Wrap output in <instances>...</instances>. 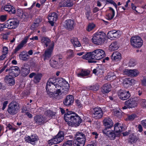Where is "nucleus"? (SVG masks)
I'll use <instances>...</instances> for the list:
<instances>
[{
  "instance_id": "1",
  "label": "nucleus",
  "mask_w": 146,
  "mask_h": 146,
  "mask_svg": "<svg viewBox=\"0 0 146 146\" xmlns=\"http://www.w3.org/2000/svg\"><path fill=\"white\" fill-rule=\"evenodd\" d=\"M69 85L68 82L62 78H50L46 83V90L47 94L53 99H59L62 92L65 94L69 91Z\"/></svg>"
},
{
  "instance_id": "2",
  "label": "nucleus",
  "mask_w": 146,
  "mask_h": 146,
  "mask_svg": "<svg viewBox=\"0 0 146 146\" xmlns=\"http://www.w3.org/2000/svg\"><path fill=\"white\" fill-rule=\"evenodd\" d=\"M106 55L104 51L101 49H98L94 50L92 52L87 53L82 56L83 59L88 60L89 63H96L94 60H99L104 57Z\"/></svg>"
},
{
  "instance_id": "3",
  "label": "nucleus",
  "mask_w": 146,
  "mask_h": 146,
  "mask_svg": "<svg viewBox=\"0 0 146 146\" xmlns=\"http://www.w3.org/2000/svg\"><path fill=\"white\" fill-rule=\"evenodd\" d=\"M72 113V111L68 112L65 114L64 119L69 126L76 127L82 122V120L78 114Z\"/></svg>"
},
{
  "instance_id": "4",
  "label": "nucleus",
  "mask_w": 146,
  "mask_h": 146,
  "mask_svg": "<svg viewBox=\"0 0 146 146\" xmlns=\"http://www.w3.org/2000/svg\"><path fill=\"white\" fill-rule=\"evenodd\" d=\"M106 37V35L104 32H97L93 35L92 40L95 44L100 45L104 42Z\"/></svg>"
},
{
  "instance_id": "5",
  "label": "nucleus",
  "mask_w": 146,
  "mask_h": 146,
  "mask_svg": "<svg viewBox=\"0 0 146 146\" xmlns=\"http://www.w3.org/2000/svg\"><path fill=\"white\" fill-rule=\"evenodd\" d=\"M62 56H56L55 58L57 61L51 59L50 61V66L54 68H59L61 67L64 63V61L62 60Z\"/></svg>"
},
{
  "instance_id": "6",
  "label": "nucleus",
  "mask_w": 146,
  "mask_h": 146,
  "mask_svg": "<svg viewBox=\"0 0 146 146\" xmlns=\"http://www.w3.org/2000/svg\"><path fill=\"white\" fill-rule=\"evenodd\" d=\"M20 108L17 102H12L9 105L7 111L10 114L15 115L19 111Z\"/></svg>"
},
{
  "instance_id": "7",
  "label": "nucleus",
  "mask_w": 146,
  "mask_h": 146,
  "mask_svg": "<svg viewBox=\"0 0 146 146\" xmlns=\"http://www.w3.org/2000/svg\"><path fill=\"white\" fill-rule=\"evenodd\" d=\"M130 42L131 46L134 48H140L143 44L142 39L139 36L132 37L131 38Z\"/></svg>"
},
{
  "instance_id": "8",
  "label": "nucleus",
  "mask_w": 146,
  "mask_h": 146,
  "mask_svg": "<svg viewBox=\"0 0 146 146\" xmlns=\"http://www.w3.org/2000/svg\"><path fill=\"white\" fill-rule=\"evenodd\" d=\"M54 46V43L52 42L45 50L44 54L43 55L44 57V60L48 59L51 57L53 52Z\"/></svg>"
},
{
  "instance_id": "9",
  "label": "nucleus",
  "mask_w": 146,
  "mask_h": 146,
  "mask_svg": "<svg viewBox=\"0 0 146 146\" xmlns=\"http://www.w3.org/2000/svg\"><path fill=\"white\" fill-rule=\"evenodd\" d=\"M121 34V31L118 30H113L108 33L107 36L109 39L113 40L119 37Z\"/></svg>"
},
{
  "instance_id": "10",
  "label": "nucleus",
  "mask_w": 146,
  "mask_h": 146,
  "mask_svg": "<svg viewBox=\"0 0 146 146\" xmlns=\"http://www.w3.org/2000/svg\"><path fill=\"white\" fill-rule=\"evenodd\" d=\"M119 98L123 100H125L128 99L130 96V94L129 91L124 90H120L117 93Z\"/></svg>"
},
{
  "instance_id": "11",
  "label": "nucleus",
  "mask_w": 146,
  "mask_h": 146,
  "mask_svg": "<svg viewBox=\"0 0 146 146\" xmlns=\"http://www.w3.org/2000/svg\"><path fill=\"white\" fill-rule=\"evenodd\" d=\"M5 72H8V73L13 77H16L18 76L20 71L18 67L13 66L10 67L9 69H6Z\"/></svg>"
},
{
  "instance_id": "12",
  "label": "nucleus",
  "mask_w": 146,
  "mask_h": 146,
  "mask_svg": "<svg viewBox=\"0 0 146 146\" xmlns=\"http://www.w3.org/2000/svg\"><path fill=\"white\" fill-rule=\"evenodd\" d=\"M25 139L27 142L34 145L36 142L38 140V137L35 134L31 135V136H26L25 137Z\"/></svg>"
},
{
  "instance_id": "13",
  "label": "nucleus",
  "mask_w": 146,
  "mask_h": 146,
  "mask_svg": "<svg viewBox=\"0 0 146 146\" xmlns=\"http://www.w3.org/2000/svg\"><path fill=\"white\" fill-rule=\"evenodd\" d=\"M5 24L6 28L9 29H15L18 26L19 21L17 19H13L6 23Z\"/></svg>"
},
{
  "instance_id": "14",
  "label": "nucleus",
  "mask_w": 146,
  "mask_h": 146,
  "mask_svg": "<svg viewBox=\"0 0 146 146\" xmlns=\"http://www.w3.org/2000/svg\"><path fill=\"white\" fill-rule=\"evenodd\" d=\"M138 102L136 99V98H130L128 100L126 101L125 102V105L127 106L128 108H133L137 105Z\"/></svg>"
},
{
  "instance_id": "15",
  "label": "nucleus",
  "mask_w": 146,
  "mask_h": 146,
  "mask_svg": "<svg viewBox=\"0 0 146 146\" xmlns=\"http://www.w3.org/2000/svg\"><path fill=\"white\" fill-rule=\"evenodd\" d=\"M123 74L129 76L136 77L138 75L139 72L136 69H125L123 71Z\"/></svg>"
},
{
  "instance_id": "16",
  "label": "nucleus",
  "mask_w": 146,
  "mask_h": 146,
  "mask_svg": "<svg viewBox=\"0 0 146 146\" xmlns=\"http://www.w3.org/2000/svg\"><path fill=\"white\" fill-rule=\"evenodd\" d=\"M113 4L117 9V5L112 0H98L97 5L98 7H100L102 4H104L105 6L106 4Z\"/></svg>"
},
{
  "instance_id": "17",
  "label": "nucleus",
  "mask_w": 146,
  "mask_h": 146,
  "mask_svg": "<svg viewBox=\"0 0 146 146\" xmlns=\"http://www.w3.org/2000/svg\"><path fill=\"white\" fill-rule=\"evenodd\" d=\"M94 110L93 114L96 119L100 118L103 116V112L100 108L96 107L94 108Z\"/></svg>"
},
{
  "instance_id": "18",
  "label": "nucleus",
  "mask_w": 146,
  "mask_h": 146,
  "mask_svg": "<svg viewBox=\"0 0 146 146\" xmlns=\"http://www.w3.org/2000/svg\"><path fill=\"white\" fill-rule=\"evenodd\" d=\"M124 130V128L121 125L117 123L114 125V131L116 135L118 137H119L121 133Z\"/></svg>"
},
{
  "instance_id": "19",
  "label": "nucleus",
  "mask_w": 146,
  "mask_h": 146,
  "mask_svg": "<svg viewBox=\"0 0 146 146\" xmlns=\"http://www.w3.org/2000/svg\"><path fill=\"white\" fill-rule=\"evenodd\" d=\"M57 18V15L55 13H51L49 14L48 18L49 22L51 26H54V24Z\"/></svg>"
},
{
  "instance_id": "20",
  "label": "nucleus",
  "mask_w": 146,
  "mask_h": 146,
  "mask_svg": "<svg viewBox=\"0 0 146 146\" xmlns=\"http://www.w3.org/2000/svg\"><path fill=\"white\" fill-rule=\"evenodd\" d=\"M64 26L69 31L72 30L74 28V22L71 19L66 20Z\"/></svg>"
},
{
  "instance_id": "21",
  "label": "nucleus",
  "mask_w": 146,
  "mask_h": 146,
  "mask_svg": "<svg viewBox=\"0 0 146 146\" xmlns=\"http://www.w3.org/2000/svg\"><path fill=\"white\" fill-rule=\"evenodd\" d=\"M136 82V81L134 79L125 78L123 81V84L125 87L127 88L135 84Z\"/></svg>"
},
{
  "instance_id": "22",
  "label": "nucleus",
  "mask_w": 146,
  "mask_h": 146,
  "mask_svg": "<svg viewBox=\"0 0 146 146\" xmlns=\"http://www.w3.org/2000/svg\"><path fill=\"white\" fill-rule=\"evenodd\" d=\"M103 133L108 136L111 139H114L116 136H117L115 133H113L112 131L108 130L107 129H105L103 130Z\"/></svg>"
},
{
  "instance_id": "23",
  "label": "nucleus",
  "mask_w": 146,
  "mask_h": 146,
  "mask_svg": "<svg viewBox=\"0 0 146 146\" xmlns=\"http://www.w3.org/2000/svg\"><path fill=\"white\" fill-rule=\"evenodd\" d=\"M13 77V76L9 74L5 77V81L10 86L13 85L15 84V81Z\"/></svg>"
},
{
  "instance_id": "24",
  "label": "nucleus",
  "mask_w": 146,
  "mask_h": 146,
  "mask_svg": "<svg viewBox=\"0 0 146 146\" xmlns=\"http://www.w3.org/2000/svg\"><path fill=\"white\" fill-rule=\"evenodd\" d=\"M111 58L112 60L114 62L119 61L121 58V55L119 52H114L112 54Z\"/></svg>"
},
{
  "instance_id": "25",
  "label": "nucleus",
  "mask_w": 146,
  "mask_h": 146,
  "mask_svg": "<svg viewBox=\"0 0 146 146\" xmlns=\"http://www.w3.org/2000/svg\"><path fill=\"white\" fill-rule=\"evenodd\" d=\"M17 14L18 16L23 20L25 19L28 17L27 13L20 9H18L17 10Z\"/></svg>"
},
{
  "instance_id": "26",
  "label": "nucleus",
  "mask_w": 146,
  "mask_h": 146,
  "mask_svg": "<svg viewBox=\"0 0 146 146\" xmlns=\"http://www.w3.org/2000/svg\"><path fill=\"white\" fill-rule=\"evenodd\" d=\"M103 123L106 129L111 128L112 127L113 124L112 121L108 117L104 119L103 120Z\"/></svg>"
},
{
  "instance_id": "27",
  "label": "nucleus",
  "mask_w": 146,
  "mask_h": 146,
  "mask_svg": "<svg viewBox=\"0 0 146 146\" xmlns=\"http://www.w3.org/2000/svg\"><path fill=\"white\" fill-rule=\"evenodd\" d=\"M54 138L57 144L60 143L62 141L64 138V133L61 131H59Z\"/></svg>"
},
{
  "instance_id": "28",
  "label": "nucleus",
  "mask_w": 146,
  "mask_h": 146,
  "mask_svg": "<svg viewBox=\"0 0 146 146\" xmlns=\"http://www.w3.org/2000/svg\"><path fill=\"white\" fill-rule=\"evenodd\" d=\"M74 99L72 95H68L67 96L66 99L63 102L64 105L68 106L71 105L73 103Z\"/></svg>"
},
{
  "instance_id": "29",
  "label": "nucleus",
  "mask_w": 146,
  "mask_h": 146,
  "mask_svg": "<svg viewBox=\"0 0 146 146\" xmlns=\"http://www.w3.org/2000/svg\"><path fill=\"white\" fill-rule=\"evenodd\" d=\"M111 86L110 84H105L102 87L101 92L104 94L108 93L111 90Z\"/></svg>"
},
{
  "instance_id": "30",
  "label": "nucleus",
  "mask_w": 146,
  "mask_h": 146,
  "mask_svg": "<svg viewBox=\"0 0 146 146\" xmlns=\"http://www.w3.org/2000/svg\"><path fill=\"white\" fill-rule=\"evenodd\" d=\"M41 42L43 45L47 47L50 45L51 43L54 42L53 41L51 42L49 39L45 37H42L41 38Z\"/></svg>"
},
{
  "instance_id": "31",
  "label": "nucleus",
  "mask_w": 146,
  "mask_h": 146,
  "mask_svg": "<svg viewBox=\"0 0 146 146\" xmlns=\"http://www.w3.org/2000/svg\"><path fill=\"white\" fill-rule=\"evenodd\" d=\"M119 47V45L118 43L116 41L111 43L109 45V50L111 51H114L117 50Z\"/></svg>"
},
{
  "instance_id": "32",
  "label": "nucleus",
  "mask_w": 146,
  "mask_h": 146,
  "mask_svg": "<svg viewBox=\"0 0 146 146\" xmlns=\"http://www.w3.org/2000/svg\"><path fill=\"white\" fill-rule=\"evenodd\" d=\"M4 10L9 13L10 14H14L16 12L15 8L10 5H5L4 7Z\"/></svg>"
},
{
  "instance_id": "33",
  "label": "nucleus",
  "mask_w": 146,
  "mask_h": 146,
  "mask_svg": "<svg viewBox=\"0 0 146 146\" xmlns=\"http://www.w3.org/2000/svg\"><path fill=\"white\" fill-rule=\"evenodd\" d=\"M45 119L41 115H36L34 117L35 121L38 125L44 123Z\"/></svg>"
},
{
  "instance_id": "34",
  "label": "nucleus",
  "mask_w": 146,
  "mask_h": 146,
  "mask_svg": "<svg viewBox=\"0 0 146 146\" xmlns=\"http://www.w3.org/2000/svg\"><path fill=\"white\" fill-rule=\"evenodd\" d=\"M109 10H108L110 12L106 15V18L108 20H111L112 19L115 15V12L114 9L111 7H109Z\"/></svg>"
},
{
  "instance_id": "35",
  "label": "nucleus",
  "mask_w": 146,
  "mask_h": 146,
  "mask_svg": "<svg viewBox=\"0 0 146 146\" xmlns=\"http://www.w3.org/2000/svg\"><path fill=\"white\" fill-rule=\"evenodd\" d=\"M75 139L86 141L85 135L82 132H78L75 135Z\"/></svg>"
},
{
  "instance_id": "36",
  "label": "nucleus",
  "mask_w": 146,
  "mask_h": 146,
  "mask_svg": "<svg viewBox=\"0 0 146 146\" xmlns=\"http://www.w3.org/2000/svg\"><path fill=\"white\" fill-rule=\"evenodd\" d=\"M116 77L115 74L114 72H110L106 76V79L108 80H113L115 79Z\"/></svg>"
},
{
  "instance_id": "37",
  "label": "nucleus",
  "mask_w": 146,
  "mask_h": 146,
  "mask_svg": "<svg viewBox=\"0 0 146 146\" xmlns=\"http://www.w3.org/2000/svg\"><path fill=\"white\" fill-rule=\"evenodd\" d=\"M86 141L75 139L74 141V146H84Z\"/></svg>"
},
{
  "instance_id": "38",
  "label": "nucleus",
  "mask_w": 146,
  "mask_h": 146,
  "mask_svg": "<svg viewBox=\"0 0 146 146\" xmlns=\"http://www.w3.org/2000/svg\"><path fill=\"white\" fill-rule=\"evenodd\" d=\"M19 58L21 60H26L29 58V55L25 51H24L21 53L19 55Z\"/></svg>"
},
{
  "instance_id": "39",
  "label": "nucleus",
  "mask_w": 146,
  "mask_h": 146,
  "mask_svg": "<svg viewBox=\"0 0 146 146\" xmlns=\"http://www.w3.org/2000/svg\"><path fill=\"white\" fill-rule=\"evenodd\" d=\"M66 59H70L74 57V52L72 50H69L66 51Z\"/></svg>"
},
{
  "instance_id": "40",
  "label": "nucleus",
  "mask_w": 146,
  "mask_h": 146,
  "mask_svg": "<svg viewBox=\"0 0 146 146\" xmlns=\"http://www.w3.org/2000/svg\"><path fill=\"white\" fill-rule=\"evenodd\" d=\"M89 72L87 71L80 70L79 73H77V75L79 77H82L88 75Z\"/></svg>"
},
{
  "instance_id": "41",
  "label": "nucleus",
  "mask_w": 146,
  "mask_h": 146,
  "mask_svg": "<svg viewBox=\"0 0 146 146\" xmlns=\"http://www.w3.org/2000/svg\"><path fill=\"white\" fill-rule=\"evenodd\" d=\"M71 42L75 47H79L81 46V44L77 38H74L71 39Z\"/></svg>"
},
{
  "instance_id": "42",
  "label": "nucleus",
  "mask_w": 146,
  "mask_h": 146,
  "mask_svg": "<svg viewBox=\"0 0 146 146\" xmlns=\"http://www.w3.org/2000/svg\"><path fill=\"white\" fill-rule=\"evenodd\" d=\"M42 75L40 73H38L36 74L34 77V81L35 83H38L39 82Z\"/></svg>"
},
{
  "instance_id": "43",
  "label": "nucleus",
  "mask_w": 146,
  "mask_h": 146,
  "mask_svg": "<svg viewBox=\"0 0 146 146\" xmlns=\"http://www.w3.org/2000/svg\"><path fill=\"white\" fill-rule=\"evenodd\" d=\"M21 72L22 75L23 76H26L29 73L30 69L29 68H23L22 69Z\"/></svg>"
},
{
  "instance_id": "44",
  "label": "nucleus",
  "mask_w": 146,
  "mask_h": 146,
  "mask_svg": "<svg viewBox=\"0 0 146 146\" xmlns=\"http://www.w3.org/2000/svg\"><path fill=\"white\" fill-rule=\"evenodd\" d=\"M73 143L72 140H68L64 142L62 146H72Z\"/></svg>"
},
{
  "instance_id": "45",
  "label": "nucleus",
  "mask_w": 146,
  "mask_h": 146,
  "mask_svg": "<svg viewBox=\"0 0 146 146\" xmlns=\"http://www.w3.org/2000/svg\"><path fill=\"white\" fill-rule=\"evenodd\" d=\"M95 26V25L94 23H90L88 26L87 30L88 31H90L94 28Z\"/></svg>"
},
{
  "instance_id": "46",
  "label": "nucleus",
  "mask_w": 146,
  "mask_h": 146,
  "mask_svg": "<svg viewBox=\"0 0 146 146\" xmlns=\"http://www.w3.org/2000/svg\"><path fill=\"white\" fill-rule=\"evenodd\" d=\"M45 114L47 117H52L54 115L53 112L50 110H48L45 111Z\"/></svg>"
},
{
  "instance_id": "47",
  "label": "nucleus",
  "mask_w": 146,
  "mask_h": 146,
  "mask_svg": "<svg viewBox=\"0 0 146 146\" xmlns=\"http://www.w3.org/2000/svg\"><path fill=\"white\" fill-rule=\"evenodd\" d=\"M45 114L47 117H52L54 115L53 112L50 110H48L45 111Z\"/></svg>"
},
{
  "instance_id": "48",
  "label": "nucleus",
  "mask_w": 146,
  "mask_h": 146,
  "mask_svg": "<svg viewBox=\"0 0 146 146\" xmlns=\"http://www.w3.org/2000/svg\"><path fill=\"white\" fill-rule=\"evenodd\" d=\"M66 7H70L73 5V1L70 0H66Z\"/></svg>"
},
{
  "instance_id": "49",
  "label": "nucleus",
  "mask_w": 146,
  "mask_h": 146,
  "mask_svg": "<svg viewBox=\"0 0 146 146\" xmlns=\"http://www.w3.org/2000/svg\"><path fill=\"white\" fill-rule=\"evenodd\" d=\"M86 17H87L88 19V20H90V16L91 15V12L90 9L89 7L88 8V10L86 12Z\"/></svg>"
},
{
  "instance_id": "50",
  "label": "nucleus",
  "mask_w": 146,
  "mask_h": 146,
  "mask_svg": "<svg viewBox=\"0 0 146 146\" xmlns=\"http://www.w3.org/2000/svg\"><path fill=\"white\" fill-rule=\"evenodd\" d=\"M24 44L21 42L20 44H19L17 46L16 48L15 51V52H16L19 50L21 49L24 46Z\"/></svg>"
},
{
  "instance_id": "51",
  "label": "nucleus",
  "mask_w": 146,
  "mask_h": 146,
  "mask_svg": "<svg viewBox=\"0 0 146 146\" xmlns=\"http://www.w3.org/2000/svg\"><path fill=\"white\" fill-rule=\"evenodd\" d=\"M31 35V34H29V35L25 36L21 42L25 45L27 42L28 39L30 36Z\"/></svg>"
},
{
  "instance_id": "52",
  "label": "nucleus",
  "mask_w": 146,
  "mask_h": 146,
  "mask_svg": "<svg viewBox=\"0 0 146 146\" xmlns=\"http://www.w3.org/2000/svg\"><path fill=\"white\" fill-rule=\"evenodd\" d=\"M22 112L25 113L26 115L29 118H32L33 117L32 115L28 112L26 111L24 109L22 110Z\"/></svg>"
},
{
  "instance_id": "53",
  "label": "nucleus",
  "mask_w": 146,
  "mask_h": 146,
  "mask_svg": "<svg viewBox=\"0 0 146 146\" xmlns=\"http://www.w3.org/2000/svg\"><path fill=\"white\" fill-rule=\"evenodd\" d=\"M99 88V86L98 85H96L91 86L90 87L89 89L93 91H96L98 90Z\"/></svg>"
},
{
  "instance_id": "54",
  "label": "nucleus",
  "mask_w": 146,
  "mask_h": 146,
  "mask_svg": "<svg viewBox=\"0 0 146 146\" xmlns=\"http://www.w3.org/2000/svg\"><path fill=\"white\" fill-rule=\"evenodd\" d=\"M56 141H55L54 138H53L49 140L48 141V143L50 145H52L53 144H57L56 143Z\"/></svg>"
},
{
  "instance_id": "55",
  "label": "nucleus",
  "mask_w": 146,
  "mask_h": 146,
  "mask_svg": "<svg viewBox=\"0 0 146 146\" xmlns=\"http://www.w3.org/2000/svg\"><path fill=\"white\" fill-rule=\"evenodd\" d=\"M66 0L62 1L59 3L60 7H66Z\"/></svg>"
},
{
  "instance_id": "56",
  "label": "nucleus",
  "mask_w": 146,
  "mask_h": 146,
  "mask_svg": "<svg viewBox=\"0 0 146 146\" xmlns=\"http://www.w3.org/2000/svg\"><path fill=\"white\" fill-rule=\"evenodd\" d=\"M137 117L136 115L134 114H132L128 116V118L129 120H133Z\"/></svg>"
},
{
  "instance_id": "57",
  "label": "nucleus",
  "mask_w": 146,
  "mask_h": 146,
  "mask_svg": "<svg viewBox=\"0 0 146 146\" xmlns=\"http://www.w3.org/2000/svg\"><path fill=\"white\" fill-rule=\"evenodd\" d=\"M136 63L135 61L133 60H131L129 64V66L130 67H133L136 65Z\"/></svg>"
},
{
  "instance_id": "58",
  "label": "nucleus",
  "mask_w": 146,
  "mask_h": 146,
  "mask_svg": "<svg viewBox=\"0 0 146 146\" xmlns=\"http://www.w3.org/2000/svg\"><path fill=\"white\" fill-rule=\"evenodd\" d=\"M113 113L115 115L118 117H119L121 114V113L117 110H114Z\"/></svg>"
},
{
  "instance_id": "59",
  "label": "nucleus",
  "mask_w": 146,
  "mask_h": 146,
  "mask_svg": "<svg viewBox=\"0 0 146 146\" xmlns=\"http://www.w3.org/2000/svg\"><path fill=\"white\" fill-rule=\"evenodd\" d=\"M75 102L76 105L78 108H80L82 107V105L80 100H76Z\"/></svg>"
},
{
  "instance_id": "60",
  "label": "nucleus",
  "mask_w": 146,
  "mask_h": 146,
  "mask_svg": "<svg viewBox=\"0 0 146 146\" xmlns=\"http://www.w3.org/2000/svg\"><path fill=\"white\" fill-rule=\"evenodd\" d=\"M7 16L6 15H2L0 17V20L1 22H4L6 19Z\"/></svg>"
},
{
  "instance_id": "61",
  "label": "nucleus",
  "mask_w": 146,
  "mask_h": 146,
  "mask_svg": "<svg viewBox=\"0 0 146 146\" xmlns=\"http://www.w3.org/2000/svg\"><path fill=\"white\" fill-rule=\"evenodd\" d=\"M6 28L5 24H0V32L3 31L4 28Z\"/></svg>"
},
{
  "instance_id": "62",
  "label": "nucleus",
  "mask_w": 146,
  "mask_h": 146,
  "mask_svg": "<svg viewBox=\"0 0 146 146\" xmlns=\"http://www.w3.org/2000/svg\"><path fill=\"white\" fill-rule=\"evenodd\" d=\"M141 84L144 86H146V78L144 77L141 80Z\"/></svg>"
},
{
  "instance_id": "63",
  "label": "nucleus",
  "mask_w": 146,
  "mask_h": 146,
  "mask_svg": "<svg viewBox=\"0 0 146 146\" xmlns=\"http://www.w3.org/2000/svg\"><path fill=\"white\" fill-rule=\"evenodd\" d=\"M8 104V102L7 101H5L4 102L3 104V107L2 108V110H4L7 106V104Z\"/></svg>"
},
{
  "instance_id": "64",
  "label": "nucleus",
  "mask_w": 146,
  "mask_h": 146,
  "mask_svg": "<svg viewBox=\"0 0 146 146\" xmlns=\"http://www.w3.org/2000/svg\"><path fill=\"white\" fill-rule=\"evenodd\" d=\"M3 52L4 54H6L7 55V54L8 53V50L7 47L6 46H4L3 48Z\"/></svg>"
}]
</instances>
